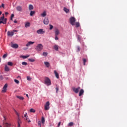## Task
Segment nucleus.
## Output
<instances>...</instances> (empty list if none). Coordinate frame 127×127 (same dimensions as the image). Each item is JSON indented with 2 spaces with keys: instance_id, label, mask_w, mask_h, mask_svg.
Here are the masks:
<instances>
[{
  "instance_id": "25",
  "label": "nucleus",
  "mask_w": 127,
  "mask_h": 127,
  "mask_svg": "<svg viewBox=\"0 0 127 127\" xmlns=\"http://www.w3.org/2000/svg\"><path fill=\"white\" fill-rule=\"evenodd\" d=\"M30 26V23L29 22L26 23L25 25V27H29Z\"/></svg>"
},
{
  "instance_id": "14",
  "label": "nucleus",
  "mask_w": 127,
  "mask_h": 127,
  "mask_svg": "<svg viewBox=\"0 0 127 127\" xmlns=\"http://www.w3.org/2000/svg\"><path fill=\"white\" fill-rule=\"evenodd\" d=\"M54 74L57 79H59V74L57 73L56 70H54Z\"/></svg>"
},
{
  "instance_id": "32",
  "label": "nucleus",
  "mask_w": 127,
  "mask_h": 127,
  "mask_svg": "<svg viewBox=\"0 0 127 127\" xmlns=\"http://www.w3.org/2000/svg\"><path fill=\"white\" fill-rule=\"evenodd\" d=\"M83 65H86V63L87 62V60L86 59H83Z\"/></svg>"
},
{
  "instance_id": "12",
  "label": "nucleus",
  "mask_w": 127,
  "mask_h": 127,
  "mask_svg": "<svg viewBox=\"0 0 127 127\" xmlns=\"http://www.w3.org/2000/svg\"><path fill=\"white\" fill-rule=\"evenodd\" d=\"M14 34V33L12 32H10L9 31H8L7 33V35L8 36H13Z\"/></svg>"
},
{
  "instance_id": "26",
  "label": "nucleus",
  "mask_w": 127,
  "mask_h": 127,
  "mask_svg": "<svg viewBox=\"0 0 127 127\" xmlns=\"http://www.w3.org/2000/svg\"><path fill=\"white\" fill-rule=\"evenodd\" d=\"M7 65L8 66H13V64L11 62H9L7 63Z\"/></svg>"
},
{
  "instance_id": "39",
  "label": "nucleus",
  "mask_w": 127,
  "mask_h": 127,
  "mask_svg": "<svg viewBox=\"0 0 127 127\" xmlns=\"http://www.w3.org/2000/svg\"><path fill=\"white\" fill-rule=\"evenodd\" d=\"M27 80H28V81H31V77L29 76H27Z\"/></svg>"
},
{
  "instance_id": "7",
  "label": "nucleus",
  "mask_w": 127,
  "mask_h": 127,
  "mask_svg": "<svg viewBox=\"0 0 127 127\" xmlns=\"http://www.w3.org/2000/svg\"><path fill=\"white\" fill-rule=\"evenodd\" d=\"M7 88V84H5L4 86L3 87L2 90L1 91L2 93H5Z\"/></svg>"
},
{
  "instance_id": "15",
  "label": "nucleus",
  "mask_w": 127,
  "mask_h": 127,
  "mask_svg": "<svg viewBox=\"0 0 127 127\" xmlns=\"http://www.w3.org/2000/svg\"><path fill=\"white\" fill-rule=\"evenodd\" d=\"M83 94H84V90L81 89L80 90L79 93V97H81V96H82V95H83Z\"/></svg>"
},
{
  "instance_id": "34",
  "label": "nucleus",
  "mask_w": 127,
  "mask_h": 127,
  "mask_svg": "<svg viewBox=\"0 0 127 127\" xmlns=\"http://www.w3.org/2000/svg\"><path fill=\"white\" fill-rule=\"evenodd\" d=\"M74 123L73 122H70L68 124V127H72Z\"/></svg>"
},
{
  "instance_id": "40",
  "label": "nucleus",
  "mask_w": 127,
  "mask_h": 127,
  "mask_svg": "<svg viewBox=\"0 0 127 127\" xmlns=\"http://www.w3.org/2000/svg\"><path fill=\"white\" fill-rule=\"evenodd\" d=\"M47 54H48L47 53V52H44L43 53V56H47Z\"/></svg>"
},
{
  "instance_id": "6",
  "label": "nucleus",
  "mask_w": 127,
  "mask_h": 127,
  "mask_svg": "<svg viewBox=\"0 0 127 127\" xmlns=\"http://www.w3.org/2000/svg\"><path fill=\"white\" fill-rule=\"evenodd\" d=\"M80 89H81L80 87H78L76 88L75 87H73L72 90L73 91V92H74V93H75V94H78V93H79V91H80Z\"/></svg>"
},
{
  "instance_id": "51",
  "label": "nucleus",
  "mask_w": 127,
  "mask_h": 127,
  "mask_svg": "<svg viewBox=\"0 0 127 127\" xmlns=\"http://www.w3.org/2000/svg\"><path fill=\"white\" fill-rule=\"evenodd\" d=\"M1 6H2V7H3V8H4V4L2 3V4H1Z\"/></svg>"
},
{
  "instance_id": "38",
  "label": "nucleus",
  "mask_w": 127,
  "mask_h": 127,
  "mask_svg": "<svg viewBox=\"0 0 127 127\" xmlns=\"http://www.w3.org/2000/svg\"><path fill=\"white\" fill-rule=\"evenodd\" d=\"M75 26L76 27H79V26H80V23H79V22H76L75 23Z\"/></svg>"
},
{
  "instance_id": "16",
  "label": "nucleus",
  "mask_w": 127,
  "mask_h": 127,
  "mask_svg": "<svg viewBox=\"0 0 127 127\" xmlns=\"http://www.w3.org/2000/svg\"><path fill=\"white\" fill-rule=\"evenodd\" d=\"M16 98L19 99V100H21L22 101H23L24 100V98L23 97L20 96H16Z\"/></svg>"
},
{
  "instance_id": "46",
  "label": "nucleus",
  "mask_w": 127,
  "mask_h": 127,
  "mask_svg": "<svg viewBox=\"0 0 127 127\" xmlns=\"http://www.w3.org/2000/svg\"><path fill=\"white\" fill-rule=\"evenodd\" d=\"M61 125V122H60L58 124V127H60V126Z\"/></svg>"
},
{
  "instance_id": "10",
  "label": "nucleus",
  "mask_w": 127,
  "mask_h": 127,
  "mask_svg": "<svg viewBox=\"0 0 127 127\" xmlns=\"http://www.w3.org/2000/svg\"><path fill=\"white\" fill-rule=\"evenodd\" d=\"M33 44H34V42L29 41L26 45V46L29 47V46H30V45H32Z\"/></svg>"
},
{
  "instance_id": "8",
  "label": "nucleus",
  "mask_w": 127,
  "mask_h": 127,
  "mask_svg": "<svg viewBox=\"0 0 127 127\" xmlns=\"http://www.w3.org/2000/svg\"><path fill=\"white\" fill-rule=\"evenodd\" d=\"M37 33H38V34H43L45 33V31H43L42 29H40L37 31Z\"/></svg>"
},
{
  "instance_id": "49",
  "label": "nucleus",
  "mask_w": 127,
  "mask_h": 127,
  "mask_svg": "<svg viewBox=\"0 0 127 127\" xmlns=\"http://www.w3.org/2000/svg\"><path fill=\"white\" fill-rule=\"evenodd\" d=\"M38 125H39V126H41V122L40 121H39L38 122Z\"/></svg>"
},
{
  "instance_id": "44",
  "label": "nucleus",
  "mask_w": 127,
  "mask_h": 127,
  "mask_svg": "<svg viewBox=\"0 0 127 127\" xmlns=\"http://www.w3.org/2000/svg\"><path fill=\"white\" fill-rule=\"evenodd\" d=\"M53 29V26L52 25H50V30H51Z\"/></svg>"
},
{
  "instance_id": "61",
  "label": "nucleus",
  "mask_w": 127,
  "mask_h": 127,
  "mask_svg": "<svg viewBox=\"0 0 127 127\" xmlns=\"http://www.w3.org/2000/svg\"><path fill=\"white\" fill-rule=\"evenodd\" d=\"M17 78H20V76H18Z\"/></svg>"
},
{
  "instance_id": "58",
  "label": "nucleus",
  "mask_w": 127,
  "mask_h": 127,
  "mask_svg": "<svg viewBox=\"0 0 127 127\" xmlns=\"http://www.w3.org/2000/svg\"><path fill=\"white\" fill-rule=\"evenodd\" d=\"M26 97H27V98H28H28H29V97H28V94H26Z\"/></svg>"
},
{
  "instance_id": "1",
  "label": "nucleus",
  "mask_w": 127,
  "mask_h": 127,
  "mask_svg": "<svg viewBox=\"0 0 127 127\" xmlns=\"http://www.w3.org/2000/svg\"><path fill=\"white\" fill-rule=\"evenodd\" d=\"M14 112H15L16 115L18 117V119H17L18 127H20V125H21L22 122H21V120H20V118H19V114H18V113H17L16 110H14Z\"/></svg>"
},
{
  "instance_id": "29",
  "label": "nucleus",
  "mask_w": 127,
  "mask_h": 127,
  "mask_svg": "<svg viewBox=\"0 0 127 127\" xmlns=\"http://www.w3.org/2000/svg\"><path fill=\"white\" fill-rule=\"evenodd\" d=\"M28 61L30 62H35V60H34L33 59H28Z\"/></svg>"
},
{
  "instance_id": "5",
  "label": "nucleus",
  "mask_w": 127,
  "mask_h": 127,
  "mask_svg": "<svg viewBox=\"0 0 127 127\" xmlns=\"http://www.w3.org/2000/svg\"><path fill=\"white\" fill-rule=\"evenodd\" d=\"M49 106H50V103L49 102V101H47L45 105V111H48V110L50 109V107H49Z\"/></svg>"
},
{
  "instance_id": "33",
  "label": "nucleus",
  "mask_w": 127,
  "mask_h": 127,
  "mask_svg": "<svg viewBox=\"0 0 127 127\" xmlns=\"http://www.w3.org/2000/svg\"><path fill=\"white\" fill-rule=\"evenodd\" d=\"M30 113H35V110L31 108V109H30Z\"/></svg>"
},
{
  "instance_id": "22",
  "label": "nucleus",
  "mask_w": 127,
  "mask_h": 127,
  "mask_svg": "<svg viewBox=\"0 0 127 127\" xmlns=\"http://www.w3.org/2000/svg\"><path fill=\"white\" fill-rule=\"evenodd\" d=\"M64 10L65 11V12H66V13H69V9L64 7Z\"/></svg>"
},
{
  "instance_id": "24",
  "label": "nucleus",
  "mask_w": 127,
  "mask_h": 127,
  "mask_svg": "<svg viewBox=\"0 0 127 127\" xmlns=\"http://www.w3.org/2000/svg\"><path fill=\"white\" fill-rule=\"evenodd\" d=\"M6 20H7V19L6 18L3 19V20L2 21V23H3V24H6Z\"/></svg>"
},
{
  "instance_id": "11",
  "label": "nucleus",
  "mask_w": 127,
  "mask_h": 127,
  "mask_svg": "<svg viewBox=\"0 0 127 127\" xmlns=\"http://www.w3.org/2000/svg\"><path fill=\"white\" fill-rule=\"evenodd\" d=\"M16 9L17 11H22V7L21 6H17Z\"/></svg>"
},
{
  "instance_id": "53",
  "label": "nucleus",
  "mask_w": 127,
  "mask_h": 127,
  "mask_svg": "<svg viewBox=\"0 0 127 127\" xmlns=\"http://www.w3.org/2000/svg\"><path fill=\"white\" fill-rule=\"evenodd\" d=\"M55 39L56 40H58L59 38H58V37H57V36H56Z\"/></svg>"
},
{
  "instance_id": "47",
  "label": "nucleus",
  "mask_w": 127,
  "mask_h": 127,
  "mask_svg": "<svg viewBox=\"0 0 127 127\" xmlns=\"http://www.w3.org/2000/svg\"><path fill=\"white\" fill-rule=\"evenodd\" d=\"M3 79V77L2 76V75H0V80H2Z\"/></svg>"
},
{
  "instance_id": "23",
  "label": "nucleus",
  "mask_w": 127,
  "mask_h": 127,
  "mask_svg": "<svg viewBox=\"0 0 127 127\" xmlns=\"http://www.w3.org/2000/svg\"><path fill=\"white\" fill-rule=\"evenodd\" d=\"M47 14H46V11H44L42 14H41V16L43 17H45V16H46Z\"/></svg>"
},
{
  "instance_id": "35",
  "label": "nucleus",
  "mask_w": 127,
  "mask_h": 127,
  "mask_svg": "<svg viewBox=\"0 0 127 127\" xmlns=\"http://www.w3.org/2000/svg\"><path fill=\"white\" fill-rule=\"evenodd\" d=\"M54 49H55V50H56V51H58V46L55 45L54 46Z\"/></svg>"
},
{
  "instance_id": "4",
  "label": "nucleus",
  "mask_w": 127,
  "mask_h": 127,
  "mask_svg": "<svg viewBox=\"0 0 127 127\" xmlns=\"http://www.w3.org/2000/svg\"><path fill=\"white\" fill-rule=\"evenodd\" d=\"M69 22L71 25H75V22H76V18L74 17H71L69 19Z\"/></svg>"
},
{
  "instance_id": "43",
  "label": "nucleus",
  "mask_w": 127,
  "mask_h": 127,
  "mask_svg": "<svg viewBox=\"0 0 127 127\" xmlns=\"http://www.w3.org/2000/svg\"><path fill=\"white\" fill-rule=\"evenodd\" d=\"M56 93H58V91H59V87H57L56 88Z\"/></svg>"
},
{
  "instance_id": "63",
  "label": "nucleus",
  "mask_w": 127,
  "mask_h": 127,
  "mask_svg": "<svg viewBox=\"0 0 127 127\" xmlns=\"http://www.w3.org/2000/svg\"><path fill=\"white\" fill-rule=\"evenodd\" d=\"M11 20H12V18L10 17Z\"/></svg>"
},
{
  "instance_id": "20",
  "label": "nucleus",
  "mask_w": 127,
  "mask_h": 127,
  "mask_svg": "<svg viewBox=\"0 0 127 127\" xmlns=\"http://www.w3.org/2000/svg\"><path fill=\"white\" fill-rule=\"evenodd\" d=\"M60 33V32H59V30L57 29L55 31V35L56 36H57V35H59V34Z\"/></svg>"
},
{
  "instance_id": "21",
  "label": "nucleus",
  "mask_w": 127,
  "mask_h": 127,
  "mask_svg": "<svg viewBox=\"0 0 127 127\" xmlns=\"http://www.w3.org/2000/svg\"><path fill=\"white\" fill-rule=\"evenodd\" d=\"M35 14V11H31L30 13V16H33Z\"/></svg>"
},
{
  "instance_id": "60",
  "label": "nucleus",
  "mask_w": 127,
  "mask_h": 127,
  "mask_svg": "<svg viewBox=\"0 0 127 127\" xmlns=\"http://www.w3.org/2000/svg\"><path fill=\"white\" fill-rule=\"evenodd\" d=\"M1 61V59L0 57V63Z\"/></svg>"
},
{
  "instance_id": "31",
  "label": "nucleus",
  "mask_w": 127,
  "mask_h": 127,
  "mask_svg": "<svg viewBox=\"0 0 127 127\" xmlns=\"http://www.w3.org/2000/svg\"><path fill=\"white\" fill-rule=\"evenodd\" d=\"M29 55L28 56H23L22 57V58H23V59H26V58H28V57H29Z\"/></svg>"
},
{
  "instance_id": "3",
  "label": "nucleus",
  "mask_w": 127,
  "mask_h": 127,
  "mask_svg": "<svg viewBox=\"0 0 127 127\" xmlns=\"http://www.w3.org/2000/svg\"><path fill=\"white\" fill-rule=\"evenodd\" d=\"M45 84L47 86H50L51 85V80L48 77H45Z\"/></svg>"
},
{
  "instance_id": "62",
  "label": "nucleus",
  "mask_w": 127,
  "mask_h": 127,
  "mask_svg": "<svg viewBox=\"0 0 127 127\" xmlns=\"http://www.w3.org/2000/svg\"><path fill=\"white\" fill-rule=\"evenodd\" d=\"M4 119L5 120H6L5 117H4Z\"/></svg>"
},
{
  "instance_id": "64",
  "label": "nucleus",
  "mask_w": 127,
  "mask_h": 127,
  "mask_svg": "<svg viewBox=\"0 0 127 127\" xmlns=\"http://www.w3.org/2000/svg\"><path fill=\"white\" fill-rule=\"evenodd\" d=\"M1 14V11H0V15Z\"/></svg>"
},
{
  "instance_id": "19",
  "label": "nucleus",
  "mask_w": 127,
  "mask_h": 127,
  "mask_svg": "<svg viewBox=\"0 0 127 127\" xmlns=\"http://www.w3.org/2000/svg\"><path fill=\"white\" fill-rule=\"evenodd\" d=\"M44 64H45V66H46V67H48L50 66V64H49V63H48V62H45Z\"/></svg>"
},
{
  "instance_id": "17",
  "label": "nucleus",
  "mask_w": 127,
  "mask_h": 127,
  "mask_svg": "<svg viewBox=\"0 0 127 127\" xmlns=\"http://www.w3.org/2000/svg\"><path fill=\"white\" fill-rule=\"evenodd\" d=\"M4 70L6 72H8V71H9V67L6 65H5Z\"/></svg>"
},
{
  "instance_id": "36",
  "label": "nucleus",
  "mask_w": 127,
  "mask_h": 127,
  "mask_svg": "<svg viewBox=\"0 0 127 127\" xmlns=\"http://www.w3.org/2000/svg\"><path fill=\"white\" fill-rule=\"evenodd\" d=\"M22 65H24V66H26L27 65V63L25 62H23L22 63Z\"/></svg>"
},
{
  "instance_id": "30",
  "label": "nucleus",
  "mask_w": 127,
  "mask_h": 127,
  "mask_svg": "<svg viewBox=\"0 0 127 127\" xmlns=\"http://www.w3.org/2000/svg\"><path fill=\"white\" fill-rule=\"evenodd\" d=\"M77 41L78 42H80L81 41V37L80 35H77Z\"/></svg>"
},
{
  "instance_id": "50",
  "label": "nucleus",
  "mask_w": 127,
  "mask_h": 127,
  "mask_svg": "<svg viewBox=\"0 0 127 127\" xmlns=\"http://www.w3.org/2000/svg\"><path fill=\"white\" fill-rule=\"evenodd\" d=\"M24 117H25V118H28V117L27 116V113H26V114L24 115Z\"/></svg>"
},
{
  "instance_id": "42",
  "label": "nucleus",
  "mask_w": 127,
  "mask_h": 127,
  "mask_svg": "<svg viewBox=\"0 0 127 127\" xmlns=\"http://www.w3.org/2000/svg\"><path fill=\"white\" fill-rule=\"evenodd\" d=\"M6 57H7V54H4L3 55V57H2V58L4 59L5 58H6Z\"/></svg>"
},
{
  "instance_id": "27",
  "label": "nucleus",
  "mask_w": 127,
  "mask_h": 127,
  "mask_svg": "<svg viewBox=\"0 0 127 127\" xmlns=\"http://www.w3.org/2000/svg\"><path fill=\"white\" fill-rule=\"evenodd\" d=\"M41 122L43 124H44V123H45V118H44V117H42Z\"/></svg>"
},
{
  "instance_id": "48",
  "label": "nucleus",
  "mask_w": 127,
  "mask_h": 127,
  "mask_svg": "<svg viewBox=\"0 0 127 127\" xmlns=\"http://www.w3.org/2000/svg\"><path fill=\"white\" fill-rule=\"evenodd\" d=\"M11 18H13V17H14V14H12L11 15Z\"/></svg>"
},
{
  "instance_id": "9",
  "label": "nucleus",
  "mask_w": 127,
  "mask_h": 127,
  "mask_svg": "<svg viewBox=\"0 0 127 127\" xmlns=\"http://www.w3.org/2000/svg\"><path fill=\"white\" fill-rule=\"evenodd\" d=\"M44 23L46 25H47L48 23H49V20H48V18H45L44 19Z\"/></svg>"
},
{
  "instance_id": "55",
  "label": "nucleus",
  "mask_w": 127,
  "mask_h": 127,
  "mask_svg": "<svg viewBox=\"0 0 127 127\" xmlns=\"http://www.w3.org/2000/svg\"><path fill=\"white\" fill-rule=\"evenodd\" d=\"M5 15H7V14H8V12H6L5 13Z\"/></svg>"
},
{
  "instance_id": "52",
  "label": "nucleus",
  "mask_w": 127,
  "mask_h": 127,
  "mask_svg": "<svg viewBox=\"0 0 127 127\" xmlns=\"http://www.w3.org/2000/svg\"><path fill=\"white\" fill-rule=\"evenodd\" d=\"M12 32H13V33H14V32H17V30H13Z\"/></svg>"
},
{
  "instance_id": "45",
  "label": "nucleus",
  "mask_w": 127,
  "mask_h": 127,
  "mask_svg": "<svg viewBox=\"0 0 127 127\" xmlns=\"http://www.w3.org/2000/svg\"><path fill=\"white\" fill-rule=\"evenodd\" d=\"M77 52H79V51H80V47L79 46H77Z\"/></svg>"
},
{
  "instance_id": "41",
  "label": "nucleus",
  "mask_w": 127,
  "mask_h": 127,
  "mask_svg": "<svg viewBox=\"0 0 127 127\" xmlns=\"http://www.w3.org/2000/svg\"><path fill=\"white\" fill-rule=\"evenodd\" d=\"M14 81L16 84H19V81L17 80V79H14Z\"/></svg>"
},
{
  "instance_id": "56",
  "label": "nucleus",
  "mask_w": 127,
  "mask_h": 127,
  "mask_svg": "<svg viewBox=\"0 0 127 127\" xmlns=\"http://www.w3.org/2000/svg\"><path fill=\"white\" fill-rule=\"evenodd\" d=\"M28 123H31V121L30 120H28Z\"/></svg>"
},
{
  "instance_id": "18",
  "label": "nucleus",
  "mask_w": 127,
  "mask_h": 127,
  "mask_svg": "<svg viewBox=\"0 0 127 127\" xmlns=\"http://www.w3.org/2000/svg\"><path fill=\"white\" fill-rule=\"evenodd\" d=\"M34 7L32 4H29V10H32L33 9Z\"/></svg>"
},
{
  "instance_id": "37",
  "label": "nucleus",
  "mask_w": 127,
  "mask_h": 127,
  "mask_svg": "<svg viewBox=\"0 0 127 127\" xmlns=\"http://www.w3.org/2000/svg\"><path fill=\"white\" fill-rule=\"evenodd\" d=\"M5 127H10V124H9L8 123H5Z\"/></svg>"
},
{
  "instance_id": "59",
  "label": "nucleus",
  "mask_w": 127,
  "mask_h": 127,
  "mask_svg": "<svg viewBox=\"0 0 127 127\" xmlns=\"http://www.w3.org/2000/svg\"><path fill=\"white\" fill-rule=\"evenodd\" d=\"M1 23H2V21H0V24H1Z\"/></svg>"
},
{
  "instance_id": "54",
  "label": "nucleus",
  "mask_w": 127,
  "mask_h": 127,
  "mask_svg": "<svg viewBox=\"0 0 127 127\" xmlns=\"http://www.w3.org/2000/svg\"><path fill=\"white\" fill-rule=\"evenodd\" d=\"M14 23H17V21H16V20H14Z\"/></svg>"
},
{
  "instance_id": "13",
  "label": "nucleus",
  "mask_w": 127,
  "mask_h": 127,
  "mask_svg": "<svg viewBox=\"0 0 127 127\" xmlns=\"http://www.w3.org/2000/svg\"><path fill=\"white\" fill-rule=\"evenodd\" d=\"M11 47H12V48H18V45L16 44H14L11 45Z\"/></svg>"
},
{
  "instance_id": "2",
  "label": "nucleus",
  "mask_w": 127,
  "mask_h": 127,
  "mask_svg": "<svg viewBox=\"0 0 127 127\" xmlns=\"http://www.w3.org/2000/svg\"><path fill=\"white\" fill-rule=\"evenodd\" d=\"M37 51H41L43 49V45L41 44H38L35 48Z\"/></svg>"
},
{
  "instance_id": "57",
  "label": "nucleus",
  "mask_w": 127,
  "mask_h": 127,
  "mask_svg": "<svg viewBox=\"0 0 127 127\" xmlns=\"http://www.w3.org/2000/svg\"><path fill=\"white\" fill-rule=\"evenodd\" d=\"M26 121H28V117L26 118Z\"/></svg>"
},
{
  "instance_id": "28",
  "label": "nucleus",
  "mask_w": 127,
  "mask_h": 127,
  "mask_svg": "<svg viewBox=\"0 0 127 127\" xmlns=\"http://www.w3.org/2000/svg\"><path fill=\"white\" fill-rule=\"evenodd\" d=\"M4 19V14H3V16L0 18V21H2Z\"/></svg>"
}]
</instances>
